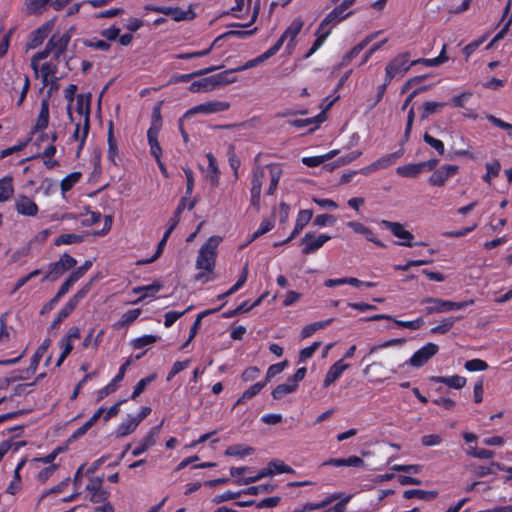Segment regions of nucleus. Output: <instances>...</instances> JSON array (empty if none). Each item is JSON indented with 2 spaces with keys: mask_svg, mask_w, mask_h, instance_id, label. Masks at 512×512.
Returning <instances> with one entry per match:
<instances>
[{
  "mask_svg": "<svg viewBox=\"0 0 512 512\" xmlns=\"http://www.w3.org/2000/svg\"><path fill=\"white\" fill-rule=\"evenodd\" d=\"M398 361L399 359L396 353H384L377 361H371V356H369V361L362 360V363H367L363 373L365 375H371L375 380L382 381L389 378L388 367L396 364Z\"/></svg>",
  "mask_w": 512,
  "mask_h": 512,
  "instance_id": "1",
  "label": "nucleus"
},
{
  "mask_svg": "<svg viewBox=\"0 0 512 512\" xmlns=\"http://www.w3.org/2000/svg\"><path fill=\"white\" fill-rule=\"evenodd\" d=\"M77 264V261L67 253H64L59 261L51 263L48 267L47 274L42 278V282L56 281L65 272L72 269Z\"/></svg>",
  "mask_w": 512,
  "mask_h": 512,
  "instance_id": "2",
  "label": "nucleus"
},
{
  "mask_svg": "<svg viewBox=\"0 0 512 512\" xmlns=\"http://www.w3.org/2000/svg\"><path fill=\"white\" fill-rule=\"evenodd\" d=\"M77 107L76 111L84 116L83 122V135L81 138V145H83L90 128V102H91V94H79L76 97Z\"/></svg>",
  "mask_w": 512,
  "mask_h": 512,
  "instance_id": "3",
  "label": "nucleus"
},
{
  "mask_svg": "<svg viewBox=\"0 0 512 512\" xmlns=\"http://www.w3.org/2000/svg\"><path fill=\"white\" fill-rule=\"evenodd\" d=\"M438 350L439 348L436 344L428 343L416 351L405 364H409L415 368H420L426 364L434 355H436Z\"/></svg>",
  "mask_w": 512,
  "mask_h": 512,
  "instance_id": "4",
  "label": "nucleus"
},
{
  "mask_svg": "<svg viewBox=\"0 0 512 512\" xmlns=\"http://www.w3.org/2000/svg\"><path fill=\"white\" fill-rule=\"evenodd\" d=\"M331 237L326 234L315 236L314 232H308L301 239V245H303L302 253L305 255L312 254L320 249Z\"/></svg>",
  "mask_w": 512,
  "mask_h": 512,
  "instance_id": "5",
  "label": "nucleus"
},
{
  "mask_svg": "<svg viewBox=\"0 0 512 512\" xmlns=\"http://www.w3.org/2000/svg\"><path fill=\"white\" fill-rule=\"evenodd\" d=\"M381 224L388 230L391 231V233L399 238L402 239L403 242H399V245L412 247L414 244L411 242L414 239V236L411 232L408 230H405L403 225L398 222H392L388 220H382Z\"/></svg>",
  "mask_w": 512,
  "mask_h": 512,
  "instance_id": "6",
  "label": "nucleus"
},
{
  "mask_svg": "<svg viewBox=\"0 0 512 512\" xmlns=\"http://www.w3.org/2000/svg\"><path fill=\"white\" fill-rule=\"evenodd\" d=\"M458 170L459 167L457 165H443L434 170L428 182L432 186L442 187L448 178L458 173Z\"/></svg>",
  "mask_w": 512,
  "mask_h": 512,
  "instance_id": "7",
  "label": "nucleus"
},
{
  "mask_svg": "<svg viewBox=\"0 0 512 512\" xmlns=\"http://www.w3.org/2000/svg\"><path fill=\"white\" fill-rule=\"evenodd\" d=\"M131 364L132 359L129 358L121 365L119 372L115 376V378H113V380L108 385H106L105 387L98 391V401L102 400L103 398L117 390V383L123 380L126 370Z\"/></svg>",
  "mask_w": 512,
  "mask_h": 512,
  "instance_id": "8",
  "label": "nucleus"
},
{
  "mask_svg": "<svg viewBox=\"0 0 512 512\" xmlns=\"http://www.w3.org/2000/svg\"><path fill=\"white\" fill-rule=\"evenodd\" d=\"M15 209L19 214L23 216L34 217L38 213L37 204L26 195H18L16 197Z\"/></svg>",
  "mask_w": 512,
  "mask_h": 512,
  "instance_id": "9",
  "label": "nucleus"
},
{
  "mask_svg": "<svg viewBox=\"0 0 512 512\" xmlns=\"http://www.w3.org/2000/svg\"><path fill=\"white\" fill-rule=\"evenodd\" d=\"M229 103L222 102V101H209L200 105H197L190 109L184 117H188L189 115L195 114V113H217L226 111L229 109Z\"/></svg>",
  "mask_w": 512,
  "mask_h": 512,
  "instance_id": "10",
  "label": "nucleus"
},
{
  "mask_svg": "<svg viewBox=\"0 0 512 512\" xmlns=\"http://www.w3.org/2000/svg\"><path fill=\"white\" fill-rule=\"evenodd\" d=\"M362 320H364V321L391 320L399 327L408 328L411 330H417L424 324V321L422 318H418L413 321H401V320L395 319L391 315H386V314H377V315H374L371 317L363 318Z\"/></svg>",
  "mask_w": 512,
  "mask_h": 512,
  "instance_id": "11",
  "label": "nucleus"
},
{
  "mask_svg": "<svg viewBox=\"0 0 512 512\" xmlns=\"http://www.w3.org/2000/svg\"><path fill=\"white\" fill-rule=\"evenodd\" d=\"M430 303L431 306L426 307L425 314L444 313L453 310L452 301L442 300L439 298L427 297L422 300V304Z\"/></svg>",
  "mask_w": 512,
  "mask_h": 512,
  "instance_id": "12",
  "label": "nucleus"
},
{
  "mask_svg": "<svg viewBox=\"0 0 512 512\" xmlns=\"http://www.w3.org/2000/svg\"><path fill=\"white\" fill-rule=\"evenodd\" d=\"M163 425V421L158 425L153 427L148 435L143 438V440L140 442V444L132 451L133 456H139L145 451H147L150 447L155 445L156 438L159 435L160 429Z\"/></svg>",
  "mask_w": 512,
  "mask_h": 512,
  "instance_id": "13",
  "label": "nucleus"
},
{
  "mask_svg": "<svg viewBox=\"0 0 512 512\" xmlns=\"http://www.w3.org/2000/svg\"><path fill=\"white\" fill-rule=\"evenodd\" d=\"M312 216H313L312 210H308V209L301 210L298 213L294 230L292 231L291 235L283 241V243H288L292 239H294L303 230V228L310 222Z\"/></svg>",
  "mask_w": 512,
  "mask_h": 512,
  "instance_id": "14",
  "label": "nucleus"
},
{
  "mask_svg": "<svg viewBox=\"0 0 512 512\" xmlns=\"http://www.w3.org/2000/svg\"><path fill=\"white\" fill-rule=\"evenodd\" d=\"M71 40V34L69 31L63 33L62 35L54 34L49 41L47 42L48 48L53 52L59 50V53H64L69 42Z\"/></svg>",
  "mask_w": 512,
  "mask_h": 512,
  "instance_id": "15",
  "label": "nucleus"
},
{
  "mask_svg": "<svg viewBox=\"0 0 512 512\" xmlns=\"http://www.w3.org/2000/svg\"><path fill=\"white\" fill-rule=\"evenodd\" d=\"M50 344H51V340L49 338H47L38 347V349L36 350L35 354L33 355L32 359H31L30 366L24 371V373H25L24 376H27V378H28L30 375H32L36 372L38 364H39L41 358L43 357L44 353L48 350Z\"/></svg>",
  "mask_w": 512,
  "mask_h": 512,
  "instance_id": "16",
  "label": "nucleus"
},
{
  "mask_svg": "<svg viewBox=\"0 0 512 512\" xmlns=\"http://www.w3.org/2000/svg\"><path fill=\"white\" fill-rule=\"evenodd\" d=\"M345 10L340 5L336 6L320 23L319 31L324 30L329 24L341 22L342 20L349 17L352 12L344 14Z\"/></svg>",
  "mask_w": 512,
  "mask_h": 512,
  "instance_id": "17",
  "label": "nucleus"
},
{
  "mask_svg": "<svg viewBox=\"0 0 512 512\" xmlns=\"http://www.w3.org/2000/svg\"><path fill=\"white\" fill-rule=\"evenodd\" d=\"M347 226L350 227L355 233L364 235L368 241L373 242L377 246L385 247V244L382 241L376 239L373 236V232L371 231V229L366 227L362 223L357 222V221H350L347 223Z\"/></svg>",
  "mask_w": 512,
  "mask_h": 512,
  "instance_id": "18",
  "label": "nucleus"
},
{
  "mask_svg": "<svg viewBox=\"0 0 512 512\" xmlns=\"http://www.w3.org/2000/svg\"><path fill=\"white\" fill-rule=\"evenodd\" d=\"M349 368V364H343L342 361L335 362L330 369L328 370L323 385L324 387H328L333 382H335L343 373L344 370Z\"/></svg>",
  "mask_w": 512,
  "mask_h": 512,
  "instance_id": "19",
  "label": "nucleus"
},
{
  "mask_svg": "<svg viewBox=\"0 0 512 512\" xmlns=\"http://www.w3.org/2000/svg\"><path fill=\"white\" fill-rule=\"evenodd\" d=\"M323 465H331V466H352V467H363L364 461L362 458L358 456H350L348 458H332L328 461H325Z\"/></svg>",
  "mask_w": 512,
  "mask_h": 512,
  "instance_id": "20",
  "label": "nucleus"
},
{
  "mask_svg": "<svg viewBox=\"0 0 512 512\" xmlns=\"http://www.w3.org/2000/svg\"><path fill=\"white\" fill-rule=\"evenodd\" d=\"M162 287H163V285L160 282L154 281L150 285H147V286H137V287L133 288L132 292L134 294H139V293H142V292L144 293L137 300H135L133 303L137 304V303L142 302L144 300V298H146L148 296H151L154 293L160 291L162 289Z\"/></svg>",
  "mask_w": 512,
  "mask_h": 512,
  "instance_id": "21",
  "label": "nucleus"
},
{
  "mask_svg": "<svg viewBox=\"0 0 512 512\" xmlns=\"http://www.w3.org/2000/svg\"><path fill=\"white\" fill-rule=\"evenodd\" d=\"M430 380L433 382L444 383L454 389H461L466 384V378L458 375H453L450 377L431 376Z\"/></svg>",
  "mask_w": 512,
  "mask_h": 512,
  "instance_id": "22",
  "label": "nucleus"
},
{
  "mask_svg": "<svg viewBox=\"0 0 512 512\" xmlns=\"http://www.w3.org/2000/svg\"><path fill=\"white\" fill-rule=\"evenodd\" d=\"M50 30L51 27L49 24H45L39 27L38 29L34 30L31 34V40L30 43L28 44V48H36L40 44H42L44 39L48 36Z\"/></svg>",
  "mask_w": 512,
  "mask_h": 512,
  "instance_id": "23",
  "label": "nucleus"
},
{
  "mask_svg": "<svg viewBox=\"0 0 512 512\" xmlns=\"http://www.w3.org/2000/svg\"><path fill=\"white\" fill-rule=\"evenodd\" d=\"M216 89L213 76L204 77L200 80L194 81L191 83L189 90L193 93L197 92H208Z\"/></svg>",
  "mask_w": 512,
  "mask_h": 512,
  "instance_id": "24",
  "label": "nucleus"
},
{
  "mask_svg": "<svg viewBox=\"0 0 512 512\" xmlns=\"http://www.w3.org/2000/svg\"><path fill=\"white\" fill-rule=\"evenodd\" d=\"M265 168L269 170L270 174V185L266 193L273 195L282 176V169L278 165H267Z\"/></svg>",
  "mask_w": 512,
  "mask_h": 512,
  "instance_id": "25",
  "label": "nucleus"
},
{
  "mask_svg": "<svg viewBox=\"0 0 512 512\" xmlns=\"http://www.w3.org/2000/svg\"><path fill=\"white\" fill-rule=\"evenodd\" d=\"M215 259L216 257L210 256V254H206L204 252L199 251L196 267L198 269H202L207 273H212L215 267Z\"/></svg>",
  "mask_w": 512,
  "mask_h": 512,
  "instance_id": "26",
  "label": "nucleus"
},
{
  "mask_svg": "<svg viewBox=\"0 0 512 512\" xmlns=\"http://www.w3.org/2000/svg\"><path fill=\"white\" fill-rule=\"evenodd\" d=\"M396 172L398 175H400L402 177L415 178L420 173L423 172V168L421 166V163L419 162V163H415V164H407V165L400 166L396 169Z\"/></svg>",
  "mask_w": 512,
  "mask_h": 512,
  "instance_id": "27",
  "label": "nucleus"
},
{
  "mask_svg": "<svg viewBox=\"0 0 512 512\" xmlns=\"http://www.w3.org/2000/svg\"><path fill=\"white\" fill-rule=\"evenodd\" d=\"M339 153L338 150H332L327 154L321 155V156H313V157H304L302 159L303 164H305L308 167H316L320 164L325 163L326 161L334 158Z\"/></svg>",
  "mask_w": 512,
  "mask_h": 512,
  "instance_id": "28",
  "label": "nucleus"
},
{
  "mask_svg": "<svg viewBox=\"0 0 512 512\" xmlns=\"http://www.w3.org/2000/svg\"><path fill=\"white\" fill-rule=\"evenodd\" d=\"M438 493L436 491H424L420 489H411L406 490L403 494L405 499L418 498L421 500H433L437 497Z\"/></svg>",
  "mask_w": 512,
  "mask_h": 512,
  "instance_id": "29",
  "label": "nucleus"
},
{
  "mask_svg": "<svg viewBox=\"0 0 512 512\" xmlns=\"http://www.w3.org/2000/svg\"><path fill=\"white\" fill-rule=\"evenodd\" d=\"M410 58V54L408 52L402 53L396 56L393 60H391L387 66H392L395 69V72H403L406 73L409 70L407 62Z\"/></svg>",
  "mask_w": 512,
  "mask_h": 512,
  "instance_id": "30",
  "label": "nucleus"
},
{
  "mask_svg": "<svg viewBox=\"0 0 512 512\" xmlns=\"http://www.w3.org/2000/svg\"><path fill=\"white\" fill-rule=\"evenodd\" d=\"M325 119H326L325 113L321 112L320 114H318L317 116L312 117V118L288 121V124L291 126H294V127H298V128H303L308 125L315 124V128H317L320 123L325 121Z\"/></svg>",
  "mask_w": 512,
  "mask_h": 512,
  "instance_id": "31",
  "label": "nucleus"
},
{
  "mask_svg": "<svg viewBox=\"0 0 512 512\" xmlns=\"http://www.w3.org/2000/svg\"><path fill=\"white\" fill-rule=\"evenodd\" d=\"M446 106L445 102L428 101L423 104L421 120L427 119L430 115L440 112Z\"/></svg>",
  "mask_w": 512,
  "mask_h": 512,
  "instance_id": "32",
  "label": "nucleus"
},
{
  "mask_svg": "<svg viewBox=\"0 0 512 512\" xmlns=\"http://www.w3.org/2000/svg\"><path fill=\"white\" fill-rule=\"evenodd\" d=\"M220 68H221V66H211V67L201 69L196 72L189 73V74L175 76V77H173L172 81L176 82V83L177 82H188L189 80H191L194 77L206 75V74L214 72Z\"/></svg>",
  "mask_w": 512,
  "mask_h": 512,
  "instance_id": "33",
  "label": "nucleus"
},
{
  "mask_svg": "<svg viewBox=\"0 0 512 512\" xmlns=\"http://www.w3.org/2000/svg\"><path fill=\"white\" fill-rule=\"evenodd\" d=\"M304 25V22L300 18H296L293 20V22L290 24V26L285 30V32L282 34V36L287 39H290V42L288 43V46L291 45L295 37L300 33L302 27Z\"/></svg>",
  "mask_w": 512,
  "mask_h": 512,
  "instance_id": "34",
  "label": "nucleus"
},
{
  "mask_svg": "<svg viewBox=\"0 0 512 512\" xmlns=\"http://www.w3.org/2000/svg\"><path fill=\"white\" fill-rule=\"evenodd\" d=\"M234 72H239V71L236 70V68H233V69L223 71L219 74L213 75L215 87L218 88V87L226 86L228 84L236 82L235 77H232V78L228 77L229 74L234 73Z\"/></svg>",
  "mask_w": 512,
  "mask_h": 512,
  "instance_id": "35",
  "label": "nucleus"
},
{
  "mask_svg": "<svg viewBox=\"0 0 512 512\" xmlns=\"http://www.w3.org/2000/svg\"><path fill=\"white\" fill-rule=\"evenodd\" d=\"M253 452H254V448H252L250 446L236 444V445L229 446L225 451V455L244 457V456H248V455L252 454Z\"/></svg>",
  "mask_w": 512,
  "mask_h": 512,
  "instance_id": "36",
  "label": "nucleus"
},
{
  "mask_svg": "<svg viewBox=\"0 0 512 512\" xmlns=\"http://www.w3.org/2000/svg\"><path fill=\"white\" fill-rule=\"evenodd\" d=\"M404 153V149H399L398 151L385 155L375 161V165L377 169L387 168L391 164H393L398 158H400Z\"/></svg>",
  "mask_w": 512,
  "mask_h": 512,
  "instance_id": "37",
  "label": "nucleus"
},
{
  "mask_svg": "<svg viewBox=\"0 0 512 512\" xmlns=\"http://www.w3.org/2000/svg\"><path fill=\"white\" fill-rule=\"evenodd\" d=\"M297 386L298 385L292 384L291 382L279 384L272 391V397L275 400H279L285 395L294 392L297 389Z\"/></svg>",
  "mask_w": 512,
  "mask_h": 512,
  "instance_id": "38",
  "label": "nucleus"
},
{
  "mask_svg": "<svg viewBox=\"0 0 512 512\" xmlns=\"http://www.w3.org/2000/svg\"><path fill=\"white\" fill-rule=\"evenodd\" d=\"M12 178L0 179V202L7 201L13 194Z\"/></svg>",
  "mask_w": 512,
  "mask_h": 512,
  "instance_id": "39",
  "label": "nucleus"
},
{
  "mask_svg": "<svg viewBox=\"0 0 512 512\" xmlns=\"http://www.w3.org/2000/svg\"><path fill=\"white\" fill-rule=\"evenodd\" d=\"M26 460L23 459L19 462L17 465L15 471H14V480L10 483V485L7 487L6 492L11 495H15L20 490V470L25 465Z\"/></svg>",
  "mask_w": 512,
  "mask_h": 512,
  "instance_id": "40",
  "label": "nucleus"
},
{
  "mask_svg": "<svg viewBox=\"0 0 512 512\" xmlns=\"http://www.w3.org/2000/svg\"><path fill=\"white\" fill-rule=\"evenodd\" d=\"M265 179L264 168L256 166L253 169L251 190L261 192L263 180Z\"/></svg>",
  "mask_w": 512,
  "mask_h": 512,
  "instance_id": "41",
  "label": "nucleus"
},
{
  "mask_svg": "<svg viewBox=\"0 0 512 512\" xmlns=\"http://www.w3.org/2000/svg\"><path fill=\"white\" fill-rule=\"evenodd\" d=\"M460 317H447L441 321L438 326L431 328L432 334H445L447 333L454 325V323L459 320Z\"/></svg>",
  "mask_w": 512,
  "mask_h": 512,
  "instance_id": "42",
  "label": "nucleus"
},
{
  "mask_svg": "<svg viewBox=\"0 0 512 512\" xmlns=\"http://www.w3.org/2000/svg\"><path fill=\"white\" fill-rule=\"evenodd\" d=\"M276 486L273 484H261L258 486H251L247 489L242 490L243 495H258L268 494L275 490Z\"/></svg>",
  "mask_w": 512,
  "mask_h": 512,
  "instance_id": "43",
  "label": "nucleus"
},
{
  "mask_svg": "<svg viewBox=\"0 0 512 512\" xmlns=\"http://www.w3.org/2000/svg\"><path fill=\"white\" fill-rule=\"evenodd\" d=\"M207 158L209 161V170H210V174L208 175V178L213 186H217L219 184L220 171L218 169L216 159L211 153L207 154Z\"/></svg>",
  "mask_w": 512,
  "mask_h": 512,
  "instance_id": "44",
  "label": "nucleus"
},
{
  "mask_svg": "<svg viewBox=\"0 0 512 512\" xmlns=\"http://www.w3.org/2000/svg\"><path fill=\"white\" fill-rule=\"evenodd\" d=\"M265 385H266V382H257L255 384H253L252 386H250L246 391H244V393L237 400L235 405H238L247 399L253 398L265 387Z\"/></svg>",
  "mask_w": 512,
  "mask_h": 512,
  "instance_id": "45",
  "label": "nucleus"
},
{
  "mask_svg": "<svg viewBox=\"0 0 512 512\" xmlns=\"http://www.w3.org/2000/svg\"><path fill=\"white\" fill-rule=\"evenodd\" d=\"M137 422L130 417L126 422H123L117 428L115 434L116 437L121 438L131 434L137 428Z\"/></svg>",
  "mask_w": 512,
  "mask_h": 512,
  "instance_id": "46",
  "label": "nucleus"
},
{
  "mask_svg": "<svg viewBox=\"0 0 512 512\" xmlns=\"http://www.w3.org/2000/svg\"><path fill=\"white\" fill-rule=\"evenodd\" d=\"M222 238L220 236H211L207 242L200 248L199 251L204 252L206 254H210V256L216 257V249Z\"/></svg>",
  "mask_w": 512,
  "mask_h": 512,
  "instance_id": "47",
  "label": "nucleus"
},
{
  "mask_svg": "<svg viewBox=\"0 0 512 512\" xmlns=\"http://www.w3.org/2000/svg\"><path fill=\"white\" fill-rule=\"evenodd\" d=\"M331 30L330 29H324L322 31H317V39L313 43L312 47L309 49V51L305 54V58L310 57L313 55L324 43L326 38L330 35Z\"/></svg>",
  "mask_w": 512,
  "mask_h": 512,
  "instance_id": "48",
  "label": "nucleus"
},
{
  "mask_svg": "<svg viewBox=\"0 0 512 512\" xmlns=\"http://www.w3.org/2000/svg\"><path fill=\"white\" fill-rule=\"evenodd\" d=\"M108 158L114 162L115 160V156L117 154V143H116V140L114 138V134H113V122L112 121H109V124H108Z\"/></svg>",
  "mask_w": 512,
  "mask_h": 512,
  "instance_id": "49",
  "label": "nucleus"
},
{
  "mask_svg": "<svg viewBox=\"0 0 512 512\" xmlns=\"http://www.w3.org/2000/svg\"><path fill=\"white\" fill-rule=\"evenodd\" d=\"M220 309H221V307L215 308V309H208V310H205V311H203V312H201V313H199L197 315V318H196L195 322L192 324V326L190 328V333H189L190 340H193L195 338V336H196V334L198 332L201 320L204 317L219 311Z\"/></svg>",
  "mask_w": 512,
  "mask_h": 512,
  "instance_id": "50",
  "label": "nucleus"
},
{
  "mask_svg": "<svg viewBox=\"0 0 512 512\" xmlns=\"http://www.w3.org/2000/svg\"><path fill=\"white\" fill-rule=\"evenodd\" d=\"M406 342L405 338H397V339H391L381 345H374L370 348L367 355L363 357V361H369V356H372L374 353H376L379 349L393 346V345H403Z\"/></svg>",
  "mask_w": 512,
  "mask_h": 512,
  "instance_id": "51",
  "label": "nucleus"
},
{
  "mask_svg": "<svg viewBox=\"0 0 512 512\" xmlns=\"http://www.w3.org/2000/svg\"><path fill=\"white\" fill-rule=\"evenodd\" d=\"M83 240H84L83 235L72 234V233L71 234H62L56 239L55 245L59 246L62 244L81 243Z\"/></svg>",
  "mask_w": 512,
  "mask_h": 512,
  "instance_id": "52",
  "label": "nucleus"
},
{
  "mask_svg": "<svg viewBox=\"0 0 512 512\" xmlns=\"http://www.w3.org/2000/svg\"><path fill=\"white\" fill-rule=\"evenodd\" d=\"M80 178H81L80 172H73V173L69 174L68 176H66L64 179H62V181L60 183L62 192L69 191L73 187V185L79 181Z\"/></svg>",
  "mask_w": 512,
  "mask_h": 512,
  "instance_id": "53",
  "label": "nucleus"
},
{
  "mask_svg": "<svg viewBox=\"0 0 512 512\" xmlns=\"http://www.w3.org/2000/svg\"><path fill=\"white\" fill-rule=\"evenodd\" d=\"M156 378V374H151L143 379H141L136 386L134 387V391L131 395L132 399H136L149 385L152 381H154Z\"/></svg>",
  "mask_w": 512,
  "mask_h": 512,
  "instance_id": "54",
  "label": "nucleus"
},
{
  "mask_svg": "<svg viewBox=\"0 0 512 512\" xmlns=\"http://www.w3.org/2000/svg\"><path fill=\"white\" fill-rule=\"evenodd\" d=\"M501 169V165L498 160H494L491 163H486L487 173L483 176V180L490 183L492 177L498 176Z\"/></svg>",
  "mask_w": 512,
  "mask_h": 512,
  "instance_id": "55",
  "label": "nucleus"
},
{
  "mask_svg": "<svg viewBox=\"0 0 512 512\" xmlns=\"http://www.w3.org/2000/svg\"><path fill=\"white\" fill-rule=\"evenodd\" d=\"M423 140L429 146L434 148L438 152L439 155H443L444 154L445 148H444V144H443V142L441 140L432 137L427 132L424 133Z\"/></svg>",
  "mask_w": 512,
  "mask_h": 512,
  "instance_id": "56",
  "label": "nucleus"
},
{
  "mask_svg": "<svg viewBox=\"0 0 512 512\" xmlns=\"http://www.w3.org/2000/svg\"><path fill=\"white\" fill-rule=\"evenodd\" d=\"M274 227V221L265 219L260 224V227L252 234L251 239L249 240V243L256 240L258 237L264 235L265 233L269 232Z\"/></svg>",
  "mask_w": 512,
  "mask_h": 512,
  "instance_id": "57",
  "label": "nucleus"
},
{
  "mask_svg": "<svg viewBox=\"0 0 512 512\" xmlns=\"http://www.w3.org/2000/svg\"><path fill=\"white\" fill-rule=\"evenodd\" d=\"M159 339H160L159 336L145 335V336L139 337L137 339H134L132 341V346L135 349H140V348H142L144 346H147V345H150V344H153V343L157 342Z\"/></svg>",
  "mask_w": 512,
  "mask_h": 512,
  "instance_id": "58",
  "label": "nucleus"
},
{
  "mask_svg": "<svg viewBox=\"0 0 512 512\" xmlns=\"http://www.w3.org/2000/svg\"><path fill=\"white\" fill-rule=\"evenodd\" d=\"M287 365H288L287 360H284L280 363L271 365L267 370L266 378H265L264 382H266V383L269 382L274 376L281 373L286 368Z\"/></svg>",
  "mask_w": 512,
  "mask_h": 512,
  "instance_id": "59",
  "label": "nucleus"
},
{
  "mask_svg": "<svg viewBox=\"0 0 512 512\" xmlns=\"http://www.w3.org/2000/svg\"><path fill=\"white\" fill-rule=\"evenodd\" d=\"M171 17L175 21L191 20L195 17V13L191 9L184 11L181 8H173Z\"/></svg>",
  "mask_w": 512,
  "mask_h": 512,
  "instance_id": "60",
  "label": "nucleus"
},
{
  "mask_svg": "<svg viewBox=\"0 0 512 512\" xmlns=\"http://www.w3.org/2000/svg\"><path fill=\"white\" fill-rule=\"evenodd\" d=\"M140 314V309H133L127 311L122 315L119 325L123 327L133 323L139 317Z\"/></svg>",
  "mask_w": 512,
  "mask_h": 512,
  "instance_id": "61",
  "label": "nucleus"
},
{
  "mask_svg": "<svg viewBox=\"0 0 512 512\" xmlns=\"http://www.w3.org/2000/svg\"><path fill=\"white\" fill-rule=\"evenodd\" d=\"M472 472L476 477H485L489 474H495L496 467H492V463L490 466H483V465H472L471 466Z\"/></svg>",
  "mask_w": 512,
  "mask_h": 512,
  "instance_id": "62",
  "label": "nucleus"
},
{
  "mask_svg": "<svg viewBox=\"0 0 512 512\" xmlns=\"http://www.w3.org/2000/svg\"><path fill=\"white\" fill-rule=\"evenodd\" d=\"M465 368L468 371H472V372L473 371H483L488 368V364L481 359H472V360H468L465 363Z\"/></svg>",
  "mask_w": 512,
  "mask_h": 512,
  "instance_id": "63",
  "label": "nucleus"
},
{
  "mask_svg": "<svg viewBox=\"0 0 512 512\" xmlns=\"http://www.w3.org/2000/svg\"><path fill=\"white\" fill-rule=\"evenodd\" d=\"M321 346V342H314L309 347H306L302 349L299 353V361L304 362L310 357L313 356V354L318 350V348Z\"/></svg>",
  "mask_w": 512,
  "mask_h": 512,
  "instance_id": "64",
  "label": "nucleus"
}]
</instances>
